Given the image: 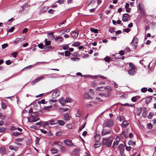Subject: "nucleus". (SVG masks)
<instances>
[{
    "instance_id": "nucleus-1",
    "label": "nucleus",
    "mask_w": 156,
    "mask_h": 156,
    "mask_svg": "<svg viewBox=\"0 0 156 156\" xmlns=\"http://www.w3.org/2000/svg\"><path fill=\"white\" fill-rule=\"evenodd\" d=\"M114 123V121L112 119H110L108 120L105 121L103 125V127H111L113 126Z\"/></svg>"
},
{
    "instance_id": "nucleus-2",
    "label": "nucleus",
    "mask_w": 156,
    "mask_h": 156,
    "mask_svg": "<svg viewBox=\"0 0 156 156\" xmlns=\"http://www.w3.org/2000/svg\"><path fill=\"white\" fill-rule=\"evenodd\" d=\"M112 142V140H109L108 138H103L102 144L103 145H106L108 147H110Z\"/></svg>"
},
{
    "instance_id": "nucleus-3",
    "label": "nucleus",
    "mask_w": 156,
    "mask_h": 156,
    "mask_svg": "<svg viewBox=\"0 0 156 156\" xmlns=\"http://www.w3.org/2000/svg\"><path fill=\"white\" fill-rule=\"evenodd\" d=\"M111 130L109 129H104L101 132V135L102 136L108 135L111 133Z\"/></svg>"
},
{
    "instance_id": "nucleus-4",
    "label": "nucleus",
    "mask_w": 156,
    "mask_h": 156,
    "mask_svg": "<svg viewBox=\"0 0 156 156\" xmlns=\"http://www.w3.org/2000/svg\"><path fill=\"white\" fill-rule=\"evenodd\" d=\"M25 39L24 37L23 36L22 37L20 38H17L13 41V43L15 44H17V43L21 42H23Z\"/></svg>"
},
{
    "instance_id": "nucleus-5",
    "label": "nucleus",
    "mask_w": 156,
    "mask_h": 156,
    "mask_svg": "<svg viewBox=\"0 0 156 156\" xmlns=\"http://www.w3.org/2000/svg\"><path fill=\"white\" fill-rule=\"evenodd\" d=\"M137 70V68H133L129 70L128 71V73L129 75L133 76L136 73Z\"/></svg>"
},
{
    "instance_id": "nucleus-6",
    "label": "nucleus",
    "mask_w": 156,
    "mask_h": 156,
    "mask_svg": "<svg viewBox=\"0 0 156 156\" xmlns=\"http://www.w3.org/2000/svg\"><path fill=\"white\" fill-rule=\"evenodd\" d=\"M60 94L59 90H56L54 91L52 94L51 97L53 98H55L57 97H58Z\"/></svg>"
},
{
    "instance_id": "nucleus-7",
    "label": "nucleus",
    "mask_w": 156,
    "mask_h": 156,
    "mask_svg": "<svg viewBox=\"0 0 156 156\" xmlns=\"http://www.w3.org/2000/svg\"><path fill=\"white\" fill-rule=\"evenodd\" d=\"M64 143L67 146L71 147L73 145V144L72 143V141L69 139H66L64 140Z\"/></svg>"
},
{
    "instance_id": "nucleus-8",
    "label": "nucleus",
    "mask_w": 156,
    "mask_h": 156,
    "mask_svg": "<svg viewBox=\"0 0 156 156\" xmlns=\"http://www.w3.org/2000/svg\"><path fill=\"white\" fill-rule=\"evenodd\" d=\"M48 9V7L46 6L41 7L40 9V13L43 14L46 12Z\"/></svg>"
},
{
    "instance_id": "nucleus-9",
    "label": "nucleus",
    "mask_w": 156,
    "mask_h": 156,
    "mask_svg": "<svg viewBox=\"0 0 156 156\" xmlns=\"http://www.w3.org/2000/svg\"><path fill=\"white\" fill-rule=\"evenodd\" d=\"M83 98L85 99H92L93 97L90 96L88 93H85L83 95Z\"/></svg>"
},
{
    "instance_id": "nucleus-10",
    "label": "nucleus",
    "mask_w": 156,
    "mask_h": 156,
    "mask_svg": "<svg viewBox=\"0 0 156 156\" xmlns=\"http://www.w3.org/2000/svg\"><path fill=\"white\" fill-rule=\"evenodd\" d=\"M129 17V14L127 13H125L123 15L122 21L124 22H126L127 21Z\"/></svg>"
},
{
    "instance_id": "nucleus-11",
    "label": "nucleus",
    "mask_w": 156,
    "mask_h": 156,
    "mask_svg": "<svg viewBox=\"0 0 156 156\" xmlns=\"http://www.w3.org/2000/svg\"><path fill=\"white\" fill-rule=\"evenodd\" d=\"M78 33L75 31H73L71 32V36L73 38H76L77 37L78 35Z\"/></svg>"
},
{
    "instance_id": "nucleus-12",
    "label": "nucleus",
    "mask_w": 156,
    "mask_h": 156,
    "mask_svg": "<svg viewBox=\"0 0 156 156\" xmlns=\"http://www.w3.org/2000/svg\"><path fill=\"white\" fill-rule=\"evenodd\" d=\"M59 102L62 106H64L65 105V99L63 98H62L59 100Z\"/></svg>"
},
{
    "instance_id": "nucleus-13",
    "label": "nucleus",
    "mask_w": 156,
    "mask_h": 156,
    "mask_svg": "<svg viewBox=\"0 0 156 156\" xmlns=\"http://www.w3.org/2000/svg\"><path fill=\"white\" fill-rule=\"evenodd\" d=\"M43 51H49L53 49L52 47L50 46L49 47H44Z\"/></svg>"
},
{
    "instance_id": "nucleus-14",
    "label": "nucleus",
    "mask_w": 156,
    "mask_h": 156,
    "mask_svg": "<svg viewBox=\"0 0 156 156\" xmlns=\"http://www.w3.org/2000/svg\"><path fill=\"white\" fill-rule=\"evenodd\" d=\"M58 149L56 147H53L51 149V151L52 154H55L58 153Z\"/></svg>"
},
{
    "instance_id": "nucleus-15",
    "label": "nucleus",
    "mask_w": 156,
    "mask_h": 156,
    "mask_svg": "<svg viewBox=\"0 0 156 156\" xmlns=\"http://www.w3.org/2000/svg\"><path fill=\"white\" fill-rule=\"evenodd\" d=\"M63 118L65 120H69L70 119L71 117L68 114H67L64 115Z\"/></svg>"
},
{
    "instance_id": "nucleus-16",
    "label": "nucleus",
    "mask_w": 156,
    "mask_h": 156,
    "mask_svg": "<svg viewBox=\"0 0 156 156\" xmlns=\"http://www.w3.org/2000/svg\"><path fill=\"white\" fill-rule=\"evenodd\" d=\"M54 144L55 145H57L60 147H61L62 148H63V147H62L63 143L62 142L60 141H55L54 143Z\"/></svg>"
},
{
    "instance_id": "nucleus-17",
    "label": "nucleus",
    "mask_w": 156,
    "mask_h": 156,
    "mask_svg": "<svg viewBox=\"0 0 156 156\" xmlns=\"http://www.w3.org/2000/svg\"><path fill=\"white\" fill-rule=\"evenodd\" d=\"M121 136L122 138H123L124 137L125 138H127L128 137V136L127 133L124 131L122 132L121 133Z\"/></svg>"
},
{
    "instance_id": "nucleus-18",
    "label": "nucleus",
    "mask_w": 156,
    "mask_h": 156,
    "mask_svg": "<svg viewBox=\"0 0 156 156\" xmlns=\"http://www.w3.org/2000/svg\"><path fill=\"white\" fill-rule=\"evenodd\" d=\"M109 92H107L106 93L99 94V95L101 96H103L106 98H107L109 96Z\"/></svg>"
},
{
    "instance_id": "nucleus-19",
    "label": "nucleus",
    "mask_w": 156,
    "mask_h": 156,
    "mask_svg": "<svg viewBox=\"0 0 156 156\" xmlns=\"http://www.w3.org/2000/svg\"><path fill=\"white\" fill-rule=\"evenodd\" d=\"M0 151L3 154H5L6 153L5 148L4 147H1L0 148Z\"/></svg>"
},
{
    "instance_id": "nucleus-20",
    "label": "nucleus",
    "mask_w": 156,
    "mask_h": 156,
    "mask_svg": "<svg viewBox=\"0 0 156 156\" xmlns=\"http://www.w3.org/2000/svg\"><path fill=\"white\" fill-rule=\"evenodd\" d=\"M48 37L51 40H53L54 38V36L52 33H48Z\"/></svg>"
},
{
    "instance_id": "nucleus-21",
    "label": "nucleus",
    "mask_w": 156,
    "mask_h": 156,
    "mask_svg": "<svg viewBox=\"0 0 156 156\" xmlns=\"http://www.w3.org/2000/svg\"><path fill=\"white\" fill-rule=\"evenodd\" d=\"M152 98L153 97L152 96H149L147 97L145 100L146 103L147 104L149 103L151 101L152 99Z\"/></svg>"
},
{
    "instance_id": "nucleus-22",
    "label": "nucleus",
    "mask_w": 156,
    "mask_h": 156,
    "mask_svg": "<svg viewBox=\"0 0 156 156\" xmlns=\"http://www.w3.org/2000/svg\"><path fill=\"white\" fill-rule=\"evenodd\" d=\"M144 110L142 113V116L144 118H145L146 116V113L147 112V109L146 108L144 107L143 108Z\"/></svg>"
},
{
    "instance_id": "nucleus-23",
    "label": "nucleus",
    "mask_w": 156,
    "mask_h": 156,
    "mask_svg": "<svg viewBox=\"0 0 156 156\" xmlns=\"http://www.w3.org/2000/svg\"><path fill=\"white\" fill-rule=\"evenodd\" d=\"M101 144L98 141H97L96 143L94 145V147L95 148H96L100 147L101 146Z\"/></svg>"
},
{
    "instance_id": "nucleus-24",
    "label": "nucleus",
    "mask_w": 156,
    "mask_h": 156,
    "mask_svg": "<svg viewBox=\"0 0 156 156\" xmlns=\"http://www.w3.org/2000/svg\"><path fill=\"white\" fill-rule=\"evenodd\" d=\"M58 123L60 126L63 125L65 124V122L63 120H58Z\"/></svg>"
},
{
    "instance_id": "nucleus-25",
    "label": "nucleus",
    "mask_w": 156,
    "mask_h": 156,
    "mask_svg": "<svg viewBox=\"0 0 156 156\" xmlns=\"http://www.w3.org/2000/svg\"><path fill=\"white\" fill-rule=\"evenodd\" d=\"M63 37L60 36H58L55 38V41H59L62 42L63 41Z\"/></svg>"
},
{
    "instance_id": "nucleus-26",
    "label": "nucleus",
    "mask_w": 156,
    "mask_h": 156,
    "mask_svg": "<svg viewBox=\"0 0 156 156\" xmlns=\"http://www.w3.org/2000/svg\"><path fill=\"white\" fill-rule=\"evenodd\" d=\"M128 125V123L126 121H124L122 124V126L123 128H126Z\"/></svg>"
},
{
    "instance_id": "nucleus-27",
    "label": "nucleus",
    "mask_w": 156,
    "mask_h": 156,
    "mask_svg": "<svg viewBox=\"0 0 156 156\" xmlns=\"http://www.w3.org/2000/svg\"><path fill=\"white\" fill-rule=\"evenodd\" d=\"M94 138L95 139L96 141H98L100 139V135L98 134H96L94 136Z\"/></svg>"
},
{
    "instance_id": "nucleus-28",
    "label": "nucleus",
    "mask_w": 156,
    "mask_h": 156,
    "mask_svg": "<svg viewBox=\"0 0 156 156\" xmlns=\"http://www.w3.org/2000/svg\"><path fill=\"white\" fill-rule=\"evenodd\" d=\"M138 42V39L137 37H134L132 40L131 43H136L137 44Z\"/></svg>"
},
{
    "instance_id": "nucleus-29",
    "label": "nucleus",
    "mask_w": 156,
    "mask_h": 156,
    "mask_svg": "<svg viewBox=\"0 0 156 156\" xmlns=\"http://www.w3.org/2000/svg\"><path fill=\"white\" fill-rule=\"evenodd\" d=\"M72 100L71 98L69 97L66 98L65 99V102L71 103L72 102Z\"/></svg>"
},
{
    "instance_id": "nucleus-30",
    "label": "nucleus",
    "mask_w": 156,
    "mask_h": 156,
    "mask_svg": "<svg viewBox=\"0 0 156 156\" xmlns=\"http://www.w3.org/2000/svg\"><path fill=\"white\" fill-rule=\"evenodd\" d=\"M120 104L122 105L125 106H129V107H133V106H134V104H133V105L130 104H128L127 103H125L124 104L121 103Z\"/></svg>"
},
{
    "instance_id": "nucleus-31",
    "label": "nucleus",
    "mask_w": 156,
    "mask_h": 156,
    "mask_svg": "<svg viewBox=\"0 0 156 156\" xmlns=\"http://www.w3.org/2000/svg\"><path fill=\"white\" fill-rule=\"evenodd\" d=\"M9 149L11 150L16 151L18 149V147H15L12 146H10L9 147Z\"/></svg>"
},
{
    "instance_id": "nucleus-32",
    "label": "nucleus",
    "mask_w": 156,
    "mask_h": 156,
    "mask_svg": "<svg viewBox=\"0 0 156 156\" xmlns=\"http://www.w3.org/2000/svg\"><path fill=\"white\" fill-rule=\"evenodd\" d=\"M90 30L91 32H93L94 33H98V29H94V28L92 27H91L90 28Z\"/></svg>"
},
{
    "instance_id": "nucleus-33",
    "label": "nucleus",
    "mask_w": 156,
    "mask_h": 156,
    "mask_svg": "<svg viewBox=\"0 0 156 156\" xmlns=\"http://www.w3.org/2000/svg\"><path fill=\"white\" fill-rule=\"evenodd\" d=\"M52 107L51 105L48 106H44L43 109L46 111H49Z\"/></svg>"
},
{
    "instance_id": "nucleus-34",
    "label": "nucleus",
    "mask_w": 156,
    "mask_h": 156,
    "mask_svg": "<svg viewBox=\"0 0 156 156\" xmlns=\"http://www.w3.org/2000/svg\"><path fill=\"white\" fill-rule=\"evenodd\" d=\"M128 144L129 145H133L135 144L136 142L135 141H133L131 140H130L129 141Z\"/></svg>"
},
{
    "instance_id": "nucleus-35",
    "label": "nucleus",
    "mask_w": 156,
    "mask_h": 156,
    "mask_svg": "<svg viewBox=\"0 0 156 156\" xmlns=\"http://www.w3.org/2000/svg\"><path fill=\"white\" fill-rule=\"evenodd\" d=\"M70 54V52L69 51L67 50L65 51V55L66 57L69 56Z\"/></svg>"
},
{
    "instance_id": "nucleus-36",
    "label": "nucleus",
    "mask_w": 156,
    "mask_h": 156,
    "mask_svg": "<svg viewBox=\"0 0 156 156\" xmlns=\"http://www.w3.org/2000/svg\"><path fill=\"white\" fill-rule=\"evenodd\" d=\"M1 104L2 108H3L4 109H5L7 107V105L4 102H2Z\"/></svg>"
},
{
    "instance_id": "nucleus-37",
    "label": "nucleus",
    "mask_w": 156,
    "mask_h": 156,
    "mask_svg": "<svg viewBox=\"0 0 156 156\" xmlns=\"http://www.w3.org/2000/svg\"><path fill=\"white\" fill-rule=\"evenodd\" d=\"M20 134L21 133L16 131L13 132L12 133V135L14 136H17L20 135Z\"/></svg>"
},
{
    "instance_id": "nucleus-38",
    "label": "nucleus",
    "mask_w": 156,
    "mask_h": 156,
    "mask_svg": "<svg viewBox=\"0 0 156 156\" xmlns=\"http://www.w3.org/2000/svg\"><path fill=\"white\" fill-rule=\"evenodd\" d=\"M80 45V43L78 42H74L72 45V46L74 47H77L79 46Z\"/></svg>"
},
{
    "instance_id": "nucleus-39",
    "label": "nucleus",
    "mask_w": 156,
    "mask_h": 156,
    "mask_svg": "<svg viewBox=\"0 0 156 156\" xmlns=\"http://www.w3.org/2000/svg\"><path fill=\"white\" fill-rule=\"evenodd\" d=\"M141 112H142L141 108H140L139 109H137V111H136L137 115L138 116L140 115Z\"/></svg>"
},
{
    "instance_id": "nucleus-40",
    "label": "nucleus",
    "mask_w": 156,
    "mask_h": 156,
    "mask_svg": "<svg viewBox=\"0 0 156 156\" xmlns=\"http://www.w3.org/2000/svg\"><path fill=\"white\" fill-rule=\"evenodd\" d=\"M69 48V46L67 44H64L62 45V48L64 50H66Z\"/></svg>"
},
{
    "instance_id": "nucleus-41",
    "label": "nucleus",
    "mask_w": 156,
    "mask_h": 156,
    "mask_svg": "<svg viewBox=\"0 0 156 156\" xmlns=\"http://www.w3.org/2000/svg\"><path fill=\"white\" fill-rule=\"evenodd\" d=\"M104 60L106 62H109L110 60V58L109 57L106 56L104 58Z\"/></svg>"
},
{
    "instance_id": "nucleus-42",
    "label": "nucleus",
    "mask_w": 156,
    "mask_h": 156,
    "mask_svg": "<svg viewBox=\"0 0 156 156\" xmlns=\"http://www.w3.org/2000/svg\"><path fill=\"white\" fill-rule=\"evenodd\" d=\"M147 90V89L146 87H143L141 90V91L142 93H145Z\"/></svg>"
},
{
    "instance_id": "nucleus-43",
    "label": "nucleus",
    "mask_w": 156,
    "mask_h": 156,
    "mask_svg": "<svg viewBox=\"0 0 156 156\" xmlns=\"http://www.w3.org/2000/svg\"><path fill=\"white\" fill-rule=\"evenodd\" d=\"M154 113L151 112H150L149 113V115L148 116V119H151L152 116L154 115Z\"/></svg>"
},
{
    "instance_id": "nucleus-44",
    "label": "nucleus",
    "mask_w": 156,
    "mask_h": 156,
    "mask_svg": "<svg viewBox=\"0 0 156 156\" xmlns=\"http://www.w3.org/2000/svg\"><path fill=\"white\" fill-rule=\"evenodd\" d=\"M129 67L131 68V69H133V68H136L134 65L132 63H131V62H130L129 64Z\"/></svg>"
},
{
    "instance_id": "nucleus-45",
    "label": "nucleus",
    "mask_w": 156,
    "mask_h": 156,
    "mask_svg": "<svg viewBox=\"0 0 156 156\" xmlns=\"http://www.w3.org/2000/svg\"><path fill=\"white\" fill-rule=\"evenodd\" d=\"M45 100L44 99H42L41 101H38L37 103L38 104H40L41 103L42 104H44L46 103H45Z\"/></svg>"
},
{
    "instance_id": "nucleus-46",
    "label": "nucleus",
    "mask_w": 156,
    "mask_h": 156,
    "mask_svg": "<svg viewBox=\"0 0 156 156\" xmlns=\"http://www.w3.org/2000/svg\"><path fill=\"white\" fill-rule=\"evenodd\" d=\"M120 137L119 136H116V145H118L119 144V142L120 140Z\"/></svg>"
},
{
    "instance_id": "nucleus-47",
    "label": "nucleus",
    "mask_w": 156,
    "mask_h": 156,
    "mask_svg": "<svg viewBox=\"0 0 156 156\" xmlns=\"http://www.w3.org/2000/svg\"><path fill=\"white\" fill-rule=\"evenodd\" d=\"M85 123H84L83 125L82 126L80 127L79 128V132L80 131H81L85 127Z\"/></svg>"
},
{
    "instance_id": "nucleus-48",
    "label": "nucleus",
    "mask_w": 156,
    "mask_h": 156,
    "mask_svg": "<svg viewBox=\"0 0 156 156\" xmlns=\"http://www.w3.org/2000/svg\"><path fill=\"white\" fill-rule=\"evenodd\" d=\"M17 52H15L12 53L11 55L14 58H16V55H17Z\"/></svg>"
},
{
    "instance_id": "nucleus-49",
    "label": "nucleus",
    "mask_w": 156,
    "mask_h": 156,
    "mask_svg": "<svg viewBox=\"0 0 156 156\" xmlns=\"http://www.w3.org/2000/svg\"><path fill=\"white\" fill-rule=\"evenodd\" d=\"M38 47L41 49L44 48V46L42 43H40L38 45Z\"/></svg>"
},
{
    "instance_id": "nucleus-50",
    "label": "nucleus",
    "mask_w": 156,
    "mask_h": 156,
    "mask_svg": "<svg viewBox=\"0 0 156 156\" xmlns=\"http://www.w3.org/2000/svg\"><path fill=\"white\" fill-rule=\"evenodd\" d=\"M49 126L48 123L46 122H44L43 125H42V127L44 128L46 126Z\"/></svg>"
},
{
    "instance_id": "nucleus-51",
    "label": "nucleus",
    "mask_w": 156,
    "mask_h": 156,
    "mask_svg": "<svg viewBox=\"0 0 156 156\" xmlns=\"http://www.w3.org/2000/svg\"><path fill=\"white\" fill-rule=\"evenodd\" d=\"M130 30L131 29L128 28H126L123 30V31L124 32H125L127 33H129L130 31Z\"/></svg>"
},
{
    "instance_id": "nucleus-52",
    "label": "nucleus",
    "mask_w": 156,
    "mask_h": 156,
    "mask_svg": "<svg viewBox=\"0 0 156 156\" xmlns=\"http://www.w3.org/2000/svg\"><path fill=\"white\" fill-rule=\"evenodd\" d=\"M105 89L107 90V92H109L111 90V88L110 87L107 86L105 88Z\"/></svg>"
},
{
    "instance_id": "nucleus-53",
    "label": "nucleus",
    "mask_w": 156,
    "mask_h": 156,
    "mask_svg": "<svg viewBox=\"0 0 156 156\" xmlns=\"http://www.w3.org/2000/svg\"><path fill=\"white\" fill-rule=\"evenodd\" d=\"M51 43V42L50 41H46L45 42V46H49Z\"/></svg>"
},
{
    "instance_id": "nucleus-54",
    "label": "nucleus",
    "mask_w": 156,
    "mask_h": 156,
    "mask_svg": "<svg viewBox=\"0 0 156 156\" xmlns=\"http://www.w3.org/2000/svg\"><path fill=\"white\" fill-rule=\"evenodd\" d=\"M119 150L120 151V153L124 152V148L123 147H121L120 146H119Z\"/></svg>"
},
{
    "instance_id": "nucleus-55",
    "label": "nucleus",
    "mask_w": 156,
    "mask_h": 156,
    "mask_svg": "<svg viewBox=\"0 0 156 156\" xmlns=\"http://www.w3.org/2000/svg\"><path fill=\"white\" fill-rule=\"evenodd\" d=\"M55 12V10L51 9L48 11V12L49 14H52L54 12Z\"/></svg>"
},
{
    "instance_id": "nucleus-56",
    "label": "nucleus",
    "mask_w": 156,
    "mask_h": 156,
    "mask_svg": "<svg viewBox=\"0 0 156 156\" xmlns=\"http://www.w3.org/2000/svg\"><path fill=\"white\" fill-rule=\"evenodd\" d=\"M8 46V44H4L2 45V48L4 49Z\"/></svg>"
},
{
    "instance_id": "nucleus-57",
    "label": "nucleus",
    "mask_w": 156,
    "mask_h": 156,
    "mask_svg": "<svg viewBox=\"0 0 156 156\" xmlns=\"http://www.w3.org/2000/svg\"><path fill=\"white\" fill-rule=\"evenodd\" d=\"M57 123L55 122V121L53 120H50L49 121V123L51 125H53L56 124Z\"/></svg>"
},
{
    "instance_id": "nucleus-58",
    "label": "nucleus",
    "mask_w": 156,
    "mask_h": 156,
    "mask_svg": "<svg viewBox=\"0 0 156 156\" xmlns=\"http://www.w3.org/2000/svg\"><path fill=\"white\" fill-rule=\"evenodd\" d=\"M71 59L73 61H76V60H79L80 59V58H79L72 57L71 58Z\"/></svg>"
},
{
    "instance_id": "nucleus-59",
    "label": "nucleus",
    "mask_w": 156,
    "mask_h": 156,
    "mask_svg": "<svg viewBox=\"0 0 156 156\" xmlns=\"http://www.w3.org/2000/svg\"><path fill=\"white\" fill-rule=\"evenodd\" d=\"M89 92L91 93V95H93L94 94V91L93 90L90 89L89 90Z\"/></svg>"
},
{
    "instance_id": "nucleus-60",
    "label": "nucleus",
    "mask_w": 156,
    "mask_h": 156,
    "mask_svg": "<svg viewBox=\"0 0 156 156\" xmlns=\"http://www.w3.org/2000/svg\"><path fill=\"white\" fill-rule=\"evenodd\" d=\"M81 114L80 112L78 111L76 114V117H80L81 116Z\"/></svg>"
},
{
    "instance_id": "nucleus-61",
    "label": "nucleus",
    "mask_w": 156,
    "mask_h": 156,
    "mask_svg": "<svg viewBox=\"0 0 156 156\" xmlns=\"http://www.w3.org/2000/svg\"><path fill=\"white\" fill-rule=\"evenodd\" d=\"M78 55L79 54L77 52H75L72 54V55L73 56L77 57Z\"/></svg>"
},
{
    "instance_id": "nucleus-62",
    "label": "nucleus",
    "mask_w": 156,
    "mask_h": 156,
    "mask_svg": "<svg viewBox=\"0 0 156 156\" xmlns=\"http://www.w3.org/2000/svg\"><path fill=\"white\" fill-rule=\"evenodd\" d=\"M131 100L133 102H135L137 100L136 96L132 97L131 98Z\"/></svg>"
},
{
    "instance_id": "nucleus-63",
    "label": "nucleus",
    "mask_w": 156,
    "mask_h": 156,
    "mask_svg": "<svg viewBox=\"0 0 156 156\" xmlns=\"http://www.w3.org/2000/svg\"><path fill=\"white\" fill-rule=\"evenodd\" d=\"M61 134V132L60 131L57 132L56 133L55 135L57 136H60Z\"/></svg>"
},
{
    "instance_id": "nucleus-64",
    "label": "nucleus",
    "mask_w": 156,
    "mask_h": 156,
    "mask_svg": "<svg viewBox=\"0 0 156 156\" xmlns=\"http://www.w3.org/2000/svg\"><path fill=\"white\" fill-rule=\"evenodd\" d=\"M124 51L126 52H129L130 51V49L129 47H126L124 49Z\"/></svg>"
}]
</instances>
